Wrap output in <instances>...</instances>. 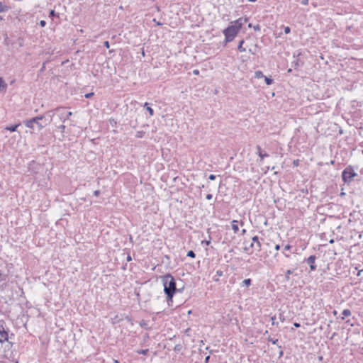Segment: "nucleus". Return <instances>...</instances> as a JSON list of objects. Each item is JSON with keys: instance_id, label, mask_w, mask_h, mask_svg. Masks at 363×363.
<instances>
[{"instance_id": "f257e3e1", "label": "nucleus", "mask_w": 363, "mask_h": 363, "mask_svg": "<svg viewBox=\"0 0 363 363\" xmlns=\"http://www.w3.org/2000/svg\"><path fill=\"white\" fill-rule=\"evenodd\" d=\"M49 123V120L45 116H38L33 118L25 122L26 133L28 134H38V132Z\"/></svg>"}, {"instance_id": "f03ea898", "label": "nucleus", "mask_w": 363, "mask_h": 363, "mask_svg": "<svg viewBox=\"0 0 363 363\" xmlns=\"http://www.w3.org/2000/svg\"><path fill=\"white\" fill-rule=\"evenodd\" d=\"M162 280L164 285V291L167 295V300H172L174 294L177 291L175 280L170 274L162 277Z\"/></svg>"}, {"instance_id": "7ed1b4c3", "label": "nucleus", "mask_w": 363, "mask_h": 363, "mask_svg": "<svg viewBox=\"0 0 363 363\" xmlns=\"http://www.w3.org/2000/svg\"><path fill=\"white\" fill-rule=\"evenodd\" d=\"M239 30L232 25L227 27L223 30V34L225 35V43L231 42L235 38L237 34L238 33Z\"/></svg>"}, {"instance_id": "20e7f679", "label": "nucleus", "mask_w": 363, "mask_h": 363, "mask_svg": "<svg viewBox=\"0 0 363 363\" xmlns=\"http://www.w3.org/2000/svg\"><path fill=\"white\" fill-rule=\"evenodd\" d=\"M357 174L350 166L346 167L342 172V179L346 183H350Z\"/></svg>"}, {"instance_id": "39448f33", "label": "nucleus", "mask_w": 363, "mask_h": 363, "mask_svg": "<svg viewBox=\"0 0 363 363\" xmlns=\"http://www.w3.org/2000/svg\"><path fill=\"white\" fill-rule=\"evenodd\" d=\"M8 332L5 330L3 325H0V342L2 343L8 340Z\"/></svg>"}, {"instance_id": "423d86ee", "label": "nucleus", "mask_w": 363, "mask_h": 363, "mask_svg": "<svg viewBox=\"0 0 363 363\" xmlns=\"http://www.w3.org/2000/svg\"><path fill=\"white\" fill-rule=\"evenodd\" d=\"M315 257L314 255L310 256L306 260L307 263L308 264H310V268L311 270H315L316 268V266L315 264Z\"/></svg>"}, {"instance_id": "0eeeda50", "label": "nucleus", "mask_w": 363, "mask_h": 363, "mask_svg": "<svg viewBox=\"0 0 363 363\" xmlns=\"http://www.w3.org/2000/svg\"><path fill=\"white\" fill-rule=\"evenodd\" d=\"M72 115V113L71 111H67L65 109H62V112L60 113V118L63 119L64 121L68 120Z\"/></svg>"}, {"instance_id": "6e6552de", "label": "nucleus", "mask_w": 363, "mask_h": 363, "mask_svg": "<svg viewBox=\"0 0 363 363\" xmlns=\"http://www.w3.org/2000/svg\"><path fill=\"white\" fill-rule=\"evenodd\" d=\"M252 241H253V242L251 244V247H254L255 245L256 246V249L258 251H260V250H261V243L259 241L258 237L257 236H254L252 238Z\"/></svg>"}, {"instance_id": "1a4fd4ad", "label": "nucleus", "mask_w": 363, "mask_h": 363, "mask_svg": "<svg viewBox=\"0 0 363 363\" xmlns=\"http://www.w3.org/2000/svg\"><path fill=\"white\" fill-rule=\"evenodd\" d=\"M232 26H235L237 29L239 30L242 28V25L244 24L242 20V18H239L238 19L234 21L233 22H231Z\"/></svg>"}, {"instance_id": "9d476101", "label": "nucleus", "mask_w": 363, "mask_h": 363, "mask_svg": "<svg viewBox=\"0 0 363 363\" xmlns=\"http://www.w3.org/2000/svg\"><path fill=\"white\" fill-rule=\"evenodd\" d=\"M18 128H23V127L21 125L18 124V125H11V126H7L4 129L7 130H10L11 132H13V131H16Z\"/></svg>"}, {"instance_id": "9b49d317", "label": "nucleus", "mask_w": 363, "mask_h": 363, "mask_svg": "<svg viewBox=\"0 0 363 363\" xmlns=\"http://www.w3.org/2000/svg\"><path fill=\"white\" fill-rule=\"evenodd\" d=\"M257 150H258V154H259V156L260 157L261 160H263L264 157H267L269 156L268 154L267 153H264L261 149V147L259 146H257Z\"/></svg>"}, {"instance_id": "f8f14e48", "label": "nucleus", "mask_w": 363, "mask_h": 363, "mask_svg": "<svg viewBox=\"0 0 363 363\" xmlns=\"http://www.w3.org/2000/svg\"><path fill=\"white\" fill-rule=\"evenodd\" d=\"M7 87V84L5 83L4 79L0 77V92L2 91H5Z\"/></svg>"}, {"instance_id": "ddd939ff", "label": "nucleus", "mask_w": 363, "mask_h": 363, "mask_svg": "<svg viewBox=\"0 0 363 363\" xmlns=\"http://www.w3.org/2000/svg\"><path fill=\"white\" fill-rule=\"evenodd\" d=\"M232 229L233 230L234 233H236L239 230V228L238 225V221L234 220L232 222Z\"/></svg>"}, {"instance_id": "4468645a", "label": "nucleus", "mask_w": 363, "mask_h": 363, "mask_svg": "<svg viewBox=\"0 0 363 363\" xmlns=\"http://www.w3.org/2000/svg\"><path fill=\"white\" fill-rule=\"evenodd\" d=\"M243 44H244V40H243L240 41L238 47V50L240 52L246 51V48L243 47Z\"/></svg>"}, {"instance_id": "2eb2a0df", "label": "nucleus", "mask_w": 363, "mask_h": 363, "mask_svg": "<svg viewBox=\"0 0 363 363\" xmlns=\"http://www.w3.org/2000/svg\"><path fill=\"white\" fill-rule=\"evenodd\" d=\"M9 7L3 4L2 2H0V13L6 12L9 11Z\"/></svg>"}, {"instance_id": "dca6fc26", "label": "nucleus", "mask_w": 363, "mask_h": 363, "mask_svg": "<svg viewBox=\"0 0 363 363\" xmlns=\"http://www.w3.org/2000/svg\"><path fill=\"white\" fill-rule=\"evenodd\" d=\"M144 107L146 108V110L149 112L150 116H153L154 111H153V109L150 106H149V104L148 103H145V105H144Z\"/></svg>"}, {"instance_id": "f3484780", "label": "nucleus", "mask_w": 363, "mask_h": 363, "mask_svg": "<svg viewBox=\"0 0 363 363\" xmlns=\"http://www.w3.org/2000/svg\"><path fill=\"white\" fill-rule=\"evenodd\" d=\"M342 319H344L345 317H347V316H350L351 315V311L349 309H345L343 311H342Z\"/></svg>"}, {"instance_id": "a211bd4d", "label": "nucleus", "mask_w": 363, "mask_h": 363, "mask_svg": "<svg viewBox=\"0 0 363 363\" xmlns=\"http://www.w3.org/2000/svg\"><path fill=\"white\" fill-rule=\"evenodd\" d=\"M255 77L257 79H259L264 77V76L262 71L258 70L255 72Z\"/></svg>"}, {"instance_id": "6ab92c4d", "label": "nucleus", "mask_w": 363, "mask_h": 363, "mask_svg": "<svg viewBox=\"0 0 363 363\" xmlns=\"http://www.w3.org/2000/svg\"><path fill=\"white\" fill-rule=\"evenodd\" d=\"M264 77V81H265V82H266V84L267 85H270V84H272L273 80L271 78H269V77H265V76Z\"/></svg>"}, {"instance_id": "aec40b11", "label": "nucleus", "mask_w": 363, "mask_h": 363, "mask_svg": "<svg viewBox=\"0 0 363 363\" xmlns=\"http://www.w3.org/2000/svg\"><path fill=\"white\" fill-rule=\"evenodd\" d=\"M257 45H255L254 48H250L248 50L249 52L252 55H255L257 52Z\"/></svg>"}, {"instance_id": "412c9836", "label": "nucleus", "mask_w": 363, "mask_h": 363, "mask_svg": "<svg viewBox=\"0 0 363 363\" xmlns=\"http://www.w3.org/2000/svg\"><path fill=\"white\" fill-rule=\"evenodd\" d=\"M243 284L248 286L251 284V279H245L243 281H242Z\"/></svg>"}, {"instance_id": "4be33fe9", "label": "nucleus", "mask_w": 363, "mask_h": 363, "mask_svg": "<svg viewBox=\"0 0 363 363\" xmlns=\"http://www.w3.org/2000/svg\"><path fill=\"white\" fill-rule=\"evenodd\" d=\"M292 273H293V271H291V270H290V269H289V270H287V271H286V280H289V276H290V274H291Z\"/></svg>"}, {"instance_id": "5701e85b", "label": "nucleus", "mask_w": 363, "mask_h": 363, "mask_svg": "<svg viewBox=\"0 0 363 363\" xmlns=\"http://www.w3.org/2000/svg\"><path fill=\"white\" fill-rule=\"evenodd\" d=\"M54 16H58V15L56 14V13L54 10H51L50 11V17L53 18Z\"/></svg>"}, {"instance_id": "b1692460", "label": "nucleus", "mask_w": 363, "mask_h": 363, "mask_svg": "<svg viewBox=\"0 0 363 363\" xmlns=\"http://www.w3.org/2000/svg\"><path fill=\"white\" fill-rule=\"evenodd\" d=\"M147 352H148V350L147 349H146V350H141L140 351H138V353L142 354H145V355L147 354Z\"/></svg>"}, {"instance_id": "393cba45", "label": "nucleus", "mask_w": 363, "mask_h": 363, "mask_svg": "<svg viewBox=\"0 0 363 363\" xmlns=\"http://www.w3.org/2000/svg\"><path fill=\"white\" fill-rule=\"evenodd\" d=\"M6 279V275H4L2 272L0 270V281H4Z\"/></svg>"}, {"instance_id": "a878e982", "label": "nucleus", "mask_w": 363, "mask_h": 363, "mask_svg": "<svg viewBox=\"0 0 363 363\" xmlns=\"http://www.w3.org/2000/svg\"><path fill=\"white\" fill-rule=\"evenodd\" d=\"M187 256L191 257H195V253L192 250H190L188 252Z\"/></svg>"}, {"instance_id": "bb28decb", "label": "nucleus", "mask_w": 363, "mask_h": 363, "mask_svg": "<svg viewBox=\"0 0 363 363\" xmlns=\"http://www.w3.org/2000/svg\"><path fill=\"white\" fill-rule=\"evenodd\" d=\"M253 29L255 30V31H259L260 29H261V27L259 24H257L255 26H253Z\"/></svg>"}, {"instance_id": "cd10ccee", "label": "nucleus", "mask_w": 363, "mask_h": 363, "mask_svg": "<svg viewBox=\"0 0 363 363\" xmlns=\"http://www.w3.org/2000/svg\"><path fill=\"white\" fill-rule=\"evenodd\" d=\"M291 31V29L289 26H286L284 28V33L285 34H289Z\"/></svg>"}, {"instance_id": "c85d7f7f", "label": "nucleus", "mask_w": 363, "mask_h": 363, "mask_svg": "<svg viewBox=\"0 0 363 363\" xmlns=\"http://www.w3.org/2000/svg\"><path fill=\"white\" fill-rule=\"evenodd\" d=\"M293 164L294 167H298L299 164V160H295L293 162Z\"/></svg>"}, {"instance_id": "c756f323", "label": "nucleus", "mask_w": 363, "mask_h": 363, "mask_svg": "<svg viewBox=\"0 0 363 363\" xmlns=\"http://www.w3.org/2000/svg\"><path fill=\"white\" fill-rule=\"evenodd\" d=\"M40 25L41 27H45L46 25V22L45 21L42 20L40 21Z\"/></svg>"}, {"instance_id": "7c9ffc66", "label": "nucleus", "mask_w": 363, "mask_h": 363, "mask_svg": "<svg viewBox=\"0 0 363 363\" xmlns=\"http://www.w3.org/2000/svg\"><path fill=\"white\" fill-rule=\"evenodd\" d=\"M242 18V22L243 23H245L247 21H248V18L247 17H241Z\"/></svg>"}, {"instance_id": "2f4dec72", "label": "nucleus", "mask_w": 363, "mask_h": 363, "mask_svg": "<svg viewBox=\"0 0 363 363\" xmlns=\"http://www.w3.org/2000/svg\"><path fill=\"white\" fill-rule=\"evenodd\" d=\"M104 45L106 48H109V46H110V45H109V43H108V41H105V42L104 43Z\"/></svg>"}, {"instance_id": "473e14b6", "label": "nucleus", "mask_w": 363, "mask_h": 363, "mask_svg": "<svg viewBox=\"0 0 363 363\" xmlns=\"http://www.w3.org/2000/svg\"><path fill=\"white\" fill-rule=\"evenodd\" d=\"M301 4L303 5H307L308 4V0H301Z\"/></svg>"}, {"instance_id": "72a5a7b5", "label": "nucleus", "mask_w": 363, "mask_h": 363, "mask_svg": "<svg viewBox=\"0 0 363 363\" xmlns=\"http://www.w3.org/2000/svg\"><path fill=\"white\" fill-rule=\"evenodd\" d=\"M94 95V93H89V94H86L85 95V97L86 98H90L91 96H92Z\"/></svg>"}, {"instance_id": "f704fd0d", "label": "nucleus", "mask_w": 363, "mask_h": 363, "mask_svg": "<svg viewBox=\"0 0 363 363\" xmlns=\"http://www.w3.org/2000/svg\"><path fill=\"white\" fill-rule=\"evenodd\" d=\"M210 180H214L216 179V176L213 174H211L208 177Z\"/></svg>"}, {"instance_id": "c9c22d12", "label": "nucleus", "mask_w": 363, "mask_h": 363, "mask_svg": "<svg viewBox=\"0 0 363 363\" xmlns=\"http://www.w3.org/2000/svg\"><path fill=\"white\" fill-rule=\"evenodd\" d=\"M94 196H98L100 194V191H99V190H96V191L94 192Z\"/></svg>"}, {"instance_id": "e433bc0d", "label": "nucleus", "mask_w": 363, "mask_h": 363, "mask_svg": "<svg viewBox=\"0 0 363 363\" xmlns=\"http://www.w3.org/2000/svg\"><path fill=\"white\" fill-rule=\"evenodd\" d=\"M212 197H213V196H212V194H207V195H206V199H207L208 200L211 199H212Z\"/></svg>"}, {"instance_id": "4c0bfd02", "label": "nucleus", "mask_w": 363, "mask_h": 363, "mask_svg": "<svg viewBox=\"0 0 363 363\" xmlns=\"http://www.w3.org/2000/svg\"><path fill=\"white\" fill-rule=\"evenodd\" d=\"M291 245H286V246L284 247V250H290V249H291Z\"/></svg>"}, {"instance_id": "58836bf2", "label": "nucleus", "mask_w": 363, "mask_h": 363, "mask_svg": "<svg viewBox=\"0 0 363 363\" xmlns=\"http://www.w3.org/2000/svg\"><path fill=\"white\" fill-rule=\"evenodd\" d=\"M275 319H276V317H275V316H272V317L271 318V320H272V324H273V325H274V323H274Z\"/></svg>"}, {"instance_id": "ea45409f", "label": "nucleus", "mask_w": 363, "mask_h": 363, "mask_svg": "<svg viewBox=\"0 0 363 363\" xmlns=\"http://www.w3.org/2000/svg\"><path fill=\"white\" fill-rule=\"evenodd\" d=\"M193 73H194V74L197 75V74H199V71L198 69H195V70H194V71H193Z\"/></svg>"}, {"instance_id": "a19ab883", "label": "nucleus", "mask_w": 363, "mask_h": 363, "mask_svg": "<svg viewBox=\"0 0 363 363\" xmlns=\"http://www.w3.org/2000/svg\"><path fill=\"white\" fill-rule=\"evenodd\" d=\"M279 249H280V245H277L275 246V250H279Z\"/></svg>"}, {"instance_id": "79ce46f5", "label": "nucleus", "mask_w": 363, "mask_h": 363, "mask_svg": "<svg viewBox=\"0 0 363 363\" xmlns=\"http://www.w3.org/2000/svg\"><path fill=\"white\" fill-rule=\"evenodd\" d=\"M294 325L296 328H298V327H300V324H299V323H295L294 324Z\"/></svg>"}, {"instance_id": "37998d69", "label": "nucleus", "mask_w": 363, "mask_h": 363, "mask_svg": "<svg viewBox=\"0 0 363 363\" xmlns=\"http://www.w3.org/2000/svg\"><path fill=\"white\" fill-rule=\"evenodd\" d=\"M210 357L208 356L206 357V359H205V363H207L208 362V359H209Z\"/></svg>"}, {"instance_id": "c03bdc74", "label": "nucleus", "mask_w": 363, "mask_h": 363, "mask_svg": "<svg viewBox=\"0 0 363 363\" xmlns=\"http://www.w3.org/2000/svg\"><path fill=\"white\" fill-rule=\"evenodd\" d=\"M4 41H5V43H6V44H8V37H7V35L5 37V38H4Z\"/></svg>"}, {"instance_id": "a18cd8bd", "label": "nucleus", "mask_w": 363, "mask_h": 363, "mask_svg": "<svg viewBox=\"0 0 363 363\" xmlns=\"http://www.w3.org/2000/svg\"><path fill=\"white\" fill-rule=\"evenodd\" d=\"M132 259H131V257L130 255L128 256L127 257V260L128 261H130Z\"/></svg>"}, {"instance_id": "49530a36", "label": "nucleus", "mask_w": 363, "mask_h": 363, "mask_svg": "<svg viewBox=\"0 0 363 363\" xmlns=\"http://www.w3.org/2000/svg\"><path fill=\"white\" fill-rule=\"evenodd\" d=\"M253 26H252V23H249V24H248V28H253Z\"/></svg>"}, {"instance_id": "de8ad7c7", "label": "nucleus", "mask_w": 363, "mask_h": 363, "mask_svg": "<svg viewBox=\"0 0 363 363\" xmlns=\"http://www.w3.org/2000/svg\"><path fill=\"white\" fill-rule=\"evenodd\" d=\"M330 243H333L334 242V240L333 239H331L330 241H329Z\"/></svg>"}, {"instance_id": "09e8293b", "label": "nucleus", "mask_w": 363, "mask_h": 363, "mask_svg": "<svg viewBox=\"0 0 363 363\" xmlns=\"http://www.w3.org/2000/svg\"><path fill=\"white\" fill-rule=\"evenodd\" d=\"M248 1H250V2H255V1H256L257 0H248Z\"/></svg>"}, {"instance_id": "8fccbe9b", "label": "nucleus", "mask_w": 363, "mask_h": 363, "mask_svg": "<svg viewBox=\"0 0 363 363\" xmlns=\"http://www.w3.org/2000/svg\"><path fill=\"white\" fill-rule=\"evenodd\" d=\"M245 232H246V230L245 229H243L242 231V234H244Z\"/></svg>"}, {"instance_id": "3c124183", "label": "nucleus", "mask_w": 363, "mask_h": 363, "mask_svg": "<svg viewBox=\"0 0 363 363\" xmlns=\"http://www.w3.org/2000/svg\"><path fill=\"white\" fill-rule=\"evenodd\" d=\"M333 314L335 315L337 314V311H333Z\"/></svg>"}, {"instance_id": "603ef678", "label": "nucleus", "mask_w": 363, "mask_h": 363, "mask_svg": "<svg viewBox=\"0 0 363 363\" xmlns=\"http://www.w3.org/2000/svg\"><path fill=\"white\" fill-rule=\"evenodd\" d=\"M278 340H276L275 341H273V344H276Z\"/></svg>"}, {"instance_id": "864d4df0", "label": "nucleus", "mask_w": 363, "mask_h": 363, "mask_svg": "<svg viewBox=\"0 0 363 363\" xmlns=\"http://www.w3.org/2000/svg\"><path fill=\"white\" fill-rule=\"evenodd\" d=\"M114 363H119L118 360L115 359Z\"/></svg>"}, {"instance_id": "5fc2aeb1", "label": "nucleus", "mask_w": 363, "mask_h": 363, "mask_svg": "<svg viewBox=\"0 0 363 363\" xmlns=\"http://www.w3.org/2000/svg\"><path fill=\"white\" fill-rule=\"evenodd\" d=\"M230 252H233V249H231V250H230Z\"/></svg>"}, {"instance_id": "6e6d98bb", "label": "nucleus", "mask_w": 363, "mask_h": 363, "mask_svg": "<svg viewBox=\"0 0 363 363\" xmlns=\"http://www.w3.org/2000/svg\"><path fill=\"white\" fill-rule=\"evenodd\" d=\"M362 153H363V150H362Z\"/></svg>"}]
</instances>
